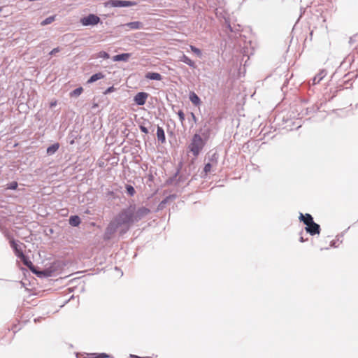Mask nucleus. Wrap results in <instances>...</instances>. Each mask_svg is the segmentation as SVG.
I'll use <instances>...</instances> for the list:
<instances>
[{
    "label": "nucleus",
    "instance_id": "nucleus-52",
    "mask_svg": "<svg viewBox=\"0 0 358 358\" xmlns=\"http://www.w3.org/2000/svg\"><path fill=\"white\" fill-rule=\"evenodd\" d=\"M217 2H218V6L220 8L222 7L223 5H224V2H223V0H217Z\"/></svg>",
    "mask_w": 358,
    "mask_h": 358
},
{
    "label": "nucleus",
    "instance_id": "nucleus-20",
    "mask_svg": "<svg viewBox=\"0 0 358 358\" xmlns=\"http://www.w3.org/2000/svg\"><path fill=\"white\" fill-rule=\"evenodd\" d=\"M219 154L216 150L214 151V150H210L207 153V158L208 160V162H210L211 164H217L218 163L219 159Z\"/></svg>",
    "mask_w": 358,
    "mask_h": 358
},
{
    "label": "nucleus",
    "instance_id": "nucleus-11",
    "mask_svg": "<svg viewBox=\"0 0 358 358\" xmlns=\"http://www.w3.org/2000/svg\"><path fill=\"white\" fill-rule=\"evenodd\" d=\"M282 125H284L283 128L286 129L287 131H292L293 129H298L299 127H301V125H296L295 127V122L293 121V120L291 118V116L287 115V117L283 116L282 119Z\"/></svg>",
    "mask_w": 358,
    "mask_h": 358
},
{
    "label": "nucleus",
    "instance_id": "nucleus-35",
    "mask_svg": "<svg viewBox=\"0 0 358 358\" xmlns=\"http://www.w3.org/2000/svg\"><path fill=\"white\" fill-rule=\"evenodd\" d=\"M169 203V201L167 200V199L166 197H164L160 202L158 204L157 207V210L156 211H160V210H162L165 207H166V205Z\"/></svg>",
    "mask_w": 358,
    "mask_h": 358
},
{
    "label": "nucleus",
    "instance_id": "nucleus-31",
    "mask_svg": "<svg viewBox=\"0 0 358 358\" xmlns=\"http://www.w3.org/2000/svg\"><path fill=\"white\" fill-rule=\"evenodd\" d=\"M93 57L95 58H101L103 59H108L110 58V55L107 52H106L104 50H101V51H99V52H97L96 54L94 55Z\"/></svg>",
    "mask_w": 358,
    "mask_h": 358
},
{
    "label": "nucleus",
    "instance_id": "nucleus-3",
    "mask_svg": "<svg viewBox=\"0 0 358 358\" xmlns=\"http://www.w3.org/2000/svg\"><path fill=\"white\" fill-rule=\"evenodd\" d=\"M127 222V220L122 219L119 216V213H117L106 227L102 236L103 240L106 242L110 241L113 238L120 226Z\"/></svg>",
    "mask_w": 358,
    "mask_h": 358
},
{
    "label": "nucleus",
    "instance_id": "nucleus-10",
    "mask_svg": "<svg viewBox=\"0 0 358 358\" xmlns=\"http://www.w3.org/2000/svg\"><path fill=\"white\" fill-rule=\"evenodd\" d=\"M149 94L146 92H138L133 98V101L136 106H143L145 104Z\"/></svg>",
    "mask_w": 358,
    "mask_h": 358
},
{
    "label": "nucleus",
    "instance_id": "nucleus-26",
    "mask_svg": "<svg viewBox=\"0 0 358 358\" xmlns=\"http://www.w3.org/2000/svg\"><path fill=\"white\" fill-rule=\"evenodd\" d=\"M156 134H157V138L158 141L161 142L162 143H165L166 136H165V132H164L163 127L157 125Z\"/></svg>",
    "mask_w": 358,
    "mask_h": 358
},
{
    "label": "nucleus",
    "instance_id": "nucleus-50",
    "mask_svg": "<svg viewBox=\"0 0 358 358\" xmlns=\"http://www.w3.org/2000/svg\"><path fill=\"white\" fill-rule=\"evenodd\" d=\"M3 234H4V236H5L7 238H12V235L10 234V233L7 229H6V230L3 231Z\"/></svg>",
    "mask_w": 358,
    "mask_h": 358
},
{
    "label": "nucleus",
    "instance_id": "nucleus-12",
    "mask_svg": "<svg viewBox=\"0 0 358 358\" xmlns=\"http://www.w3.org/2000/svg\"><path fill=\"white\" fill-rule=\"evenodd\" d=\"M82 138L81 135L79 134L78 130H76V127L70 131L67 136V142L70 145H74L78 140H80Z\"/></svg>",
    "mask_w": 358,
    "mask_h": 358
},
{
    "label": "nucleus",
    "instance_id": "nucleus-44",
    "mask_svg": "<svg viewBox=\"0 0 358 358\" xmlns=\"http://www.w3.org/2000/svg\"><path fill=\"white\" fill-rule=\"evenodd\" d=\"M20 329V328L18 327V326L17 324H14L12 327L11 329H8V331L12 330L14 334H16Z\"/></svg>",
    "mask_w": 358,
    "mask_h": 358
},
{
    "label": "nucleus",
    "instance_id": "nucleus-18",
    "mask_svg": "<svg viewBox=\"0 0 358 358\" xmlns=\"http://www.w3.org/2000/svg\"><path fill=\"white\" fill-rule=\"evenodd\" d=\"M131 57V53L129 52H122L120 54H117L113 57V61L114 62H127L129 61L130 57Z\"/></svg>",
    "mask_w": 358,
    "mask_h": 358
},
{
    "label": "nucleus",
    "instance_id": "nucleus-8",
    "mask_svg": "<svg viewBox=\"0 0 358 358\" xmlns=\"http://www.w3.org/2000/svg\"><path fill=\"white\" fill-rule=\"evenodd\" d=\"M76 358H110L111 357V355L107 354L106 352H76Z\"/></svg>",
    "mask_w": 358,
    "mask_h": 358
},
{
    "label": "nucleus",
    "instance_id": "nucleus-24",
    "mask_svg": "<svg viewBox=\"0 0 358 358\" xmlns=\"http://www.w3.org/2000/svg\"><path fill=\"white\" fill-rule=\"evenodd\" d=\"M81 222V218L78 215H72L69 218V224L71 227H78Z\"/></svg>",
    "mask_w": 358,
    "mask_h": 358
},
{
    "label": "nucleus",
    "instance_id": "nucleus-38",
    "mask_svg": "<svg viewBox=\"0 0 358 358\" xmlns=\"http://www.w3.org/2000/svg\"><path fill=\"white\" fill-rule=\"evenodd\" d=\"M358 42V33L356 34H354L352 36H351L349 39V43L352 45L355 43Z\"/></svg>",
    "mask_w": 358,
    "mask_h": 358
},
{
    "label": "nucleus",
    "instance_id": "nucleus-47",
    "mask_svg": "<svg viewBox=\"0 0 358 358\" xmlns=\"http://www.w3.org/2000/svg\"><path fill=\"white\" fill-rule=\"evenodd\" d=\"M57 105V101L56 99H55V100H52V101H50L49 106L50 108H52L55 107Z\"/></svg>",
    "mask_w": 358,
    "mask_h": 358
},
{
    "label": "nucleus",
    "instance_id": "nucleus-59",
    "mask_svg": "<svg viewBox=\"0 0 358 358\" xmlns=\"http://www.w3.org/2000/svg\"><path fill=\"white\" fill-rule=\"evenodd\" d=\"M110 358H113V357L111 356V357H110Z\"/></svg>",
    "mask_w": 358,
    "mask_h": 358
},
{
    "label": "nucleus",
    "instance_id": "nucleus-33",
    "mask_svg": "<svg viewBox=\"0 0 358 358\" xmlns=\"http://www.w3.org/2000/svg\"><path fill=\"white\" fill-rule=\"evenodd\" d=\"M18 187V182L17 181H12L6 185V189L16 190Z\"/></svg>",
    "mask_w": 358,
    "mask_h": 358
},
{
    "label": "nucleus",
    "instance_id": "nucleus-41",
    "mask_svg": "<svg viewBox=\"0 0 358 358\" xmlns=\"http://www.w3.org/2000/svg\"><path fill=\"white\" fill-rule=\"evenodd\" d=\"M318 110H319V107L318 106H313L312 107L306 108V114H309V113H315Z\"/></svg>",
    "mask_w": 358,
    "mask_h": 358
},
{
    "label": "nucleus",
    "instance_id": "nucleus-60",
    "mask_svg": "<svg viewBox=\"0 0 358 358\" xmlns=\"http://www.w3.org/2000/svg\"><path fill=\"white\" fill-rule=\"evenodd\" d=\"M357 53H358V52H357Z\"/></svg>",
    "mask_w": 358,
    "mask_h": 358
},
{
    "label": "nucleus",
    "instance_id": "nucleus-27",
    "mask_svg": "<svg viewBox=\"0 0 358 358\" xmlns=\"http://www.w3.org/2000/svg\"><path fill=\"white\" fill-rule=\"evenodd\" d=\"M327 76V71L322 69L320 72L315 75L313 78V84H318L325 76Z\"/></svg>",
    "mask_w": 358,
    "mask_h": 358
},
{
    "label": "nucleus",
    "instance_id": "nucleus-25",
    "mask_svg": "<svg viewBox=\"0 0 358 358\" xmlns=\"http://www.w3.org/2000/svg\"><path fill=\"white\" fill-rule=\"evenodd\" d=\"M179 61L185 63V64L188 65L191 68H193V69L196 68V65L195 62L185 54H183L180 57Z\"/></svg>",
    "mask_w": 358,
    "mask_h": 358
},
{
    "label": "nucleus",
    "instance_id": "nucleus-54",
    "mask_svg": "<svg viewBox=\"0 0 358 358\" xmlns=\"http://www.w3.org/2000/svg\"><path fill=\"white\" fill-rule=\"evenodd\" d=\"M179 108V106H176V105H172V110L176 113V108Z\"/></svg>",
    "mask_w": 358,
    "mask_h": 358
},
{
    "label": "nucleus",
    "instance_id": "nucleus-56",
    "mask_svg": "<svg viewBox=\"0 0 358 358\" xmlns=\"http://www.w3.org/2000/svg\"><path fill=\"white\" fill-rule=\"evenodd\" d=\"M74 298V295L71 296L70 298L65 301V303H67L69 301H70L71 299H73Z\"/></svg>",
    "mask_w": 358,
    "mask_h": 358
},
{
    "label": "nucleus",
    "instance_id": "nucleus-17",
    "mask_svg": "<svg viewBox=\"0 0 358 358\" xmlns=\"http://www.w3.org/2000/svg\"><path fill=\"white\" fill-rule=\"evenodd\" d=\"M23 262L24 265L27 266L29 269L32 273V271L36 268V266H35L33 262L31 261L29 257L25 254H22V255L19 257Z\"/></svg>",
    "mask_w": 358,
    "mask_h": 358
},
{
    "label": "nucleus",
    "instance_id": "nucleus-42",
    "mask_svg": "<svg viewBox=\"0 0 358 358\" xmlns=\"http://www.w3.org/2000/svg\"><path fill=\"white\" fill-rule=\"evenodd\" d=\"M61 50L60 48L59 47H57V48H53L50 52H49V55L50 56H54L57 53L59 52Z\"/></svg>",
    "mask_w": 358,
    "mask_h": 358
},
{
    "label": "nucleus",
    "instance_id": "nucleus-43",
    "mask_svg": "<svg viewBox=\"0 0 358 358\" xmlns=\"http://www.w3.org/2000/svg\"><path fill=\"white\" fill-rule=\"evenodd\" d=\"M165 197L167 199V200L169 202L171 200L176 199L177 198V195L176 194H169Z\"/></svg>",
    "mask_w": 358,
    "mask_h": 358
},
{
    "label": "nucleus",
    "instance_id": "nucleus-29",
    "mask_svg": "<svg viewBox=\"0 0 358 358\" xmlns=\"http://www.w3.org/2000/svg\"><path fill=\"white\" fill-rule=\"evenodd\" d=\"M55 20H56V15H50L48 17L43 20L41 22L40 24H41V26H46V25H48V24H51L52 22H53Z\"/></svg>",
    "mask_w": 358,
    "mask_h": 358
},
{
    "label": "nucleus",
    "instance_id": "nucleus-34",
    "mask_svg": "<svg viewBox=\"0 0 358 358\" xmlns=\"http://www.w3.org/2000/svg\"><path fill=\"white\" fill-rule=\"evenodd\" d=\"M190 50L191 51L195 54L199 58H201L203 56V53L201 49L199 48L194 46V45H190Z\"/></svg>",
    "mask_w": 358,
    "mask_h": 358
},
{
    "label": "nucleus",
    "instance_id": "nucleus-2",
    "mask_svg": "<svg viewBox=\"0 0 358 358\" xmlns=\"http://www.w3.org/2000/svg\"><path fill=\"white\" fill-rule=\"evenodd\" d=\"M298 218L299 222L306 226L304 229L307 234L312 236L320 234L321 227L314 221L311 214L308 213L303 214L300 212Z\"/></svg>",
    "mask_w": 358,
    "mask_h": 358
},
{
    "label": "nucleus",
    "instance_id": "nucleus-36",
    "mask_svg": "<svg viewBox=\"0 0 358 358\" xmlns=\"http://www.w3.org/2000/svg\"><path fill=\"white\" fill-rule=\"evenodd\" d=\"M176 113L178 116L179 120L182 124L183 122L185 120V115L183 110L181 109L178 110V112H176Z\"/></svg>",
    "mask_w": 358,
    "mask_h": 358
},
{
    "label": "nucleus",
    "instance_id": "nucleus-7",
    "mask_svg": "<svg viewBox=\"0 0 358 358\" xmlns=\"http://www.w3.org/2000/svg\"><path fill=\"white\" fill-rule=\"evenodd\" d=\"M80 23L84 27H94L98 24H102V21L97 15L90 13L80 17Z\"/></svg>",
    "mask_w": 358,
    "mask_h": 358
},
{
    "label": "nucleus",
    "instance_id": "nucleus-32",
    "mask_svg": "<svg viewBox=\"0 0 358 358\" xmlns=\"http://www.w3.org/2000/svg\"><path fill=\"white\" fill-rule=\"evenodd\" d=\"M125 191L126 193L130 196H133L136 194L134 187L129 184L125 185Z\"/></svg>",
    "mask_w": 358,
    "mask_h": 358
},
{
    "label": "nucleus",
    "instance_id": "nucleus-57",
    "mask_svg": "<svg viewBox=\"0 0 358 358\" xmlns=\"http://www.w3.org/2000/svg\"><path fill=\"white\" fill-rule=\"evenodd\" d=\"M329 247H327V248H321V250H329Z\"/></svg>",
    "mask_w": 358,
    "mask_h": 358
},
{
    "label": "nucleus",
    "instance_id": "nucleus-21",
    "mask_svg": "<svg viewBox=\"0 0 358 358\" xmlns=\"http://www.w3.org/2000/svg\"><path fill=\"white\" fill-rule=\"evenodd\" d=\"M350 229V227L346 229L345 231H343V232L338 234V235H336V239L334 240H332L331 242H330V244H329V247L331 248H336L338 247V245H337V242H340L341 243H343V237L344 236L345 234L347 232V231Z\"/></svg>",
    "mask_w": 358,
    "mask_h": 358
},
{
    "label": "nucleus",
    "instance_id": "nucleus-53",
    "mask_svg": "<svg viewBox=\"0 0 358 358\" xmlns=\"http://www.w3.org/2000/svg\"><path fill=\"white\" fill-rule=\"evenodd\" d=\"M288 83V80L287 79L285 80V81L284 82L282 86V90L283 91L284 90V88L285 87L286 85H287Z\"/></svg>",
    "mask_w": 358,
    "mask_h": 358
},
{
    "label": "nucleus",
    "instance_id": "nucleus-58",
    "mask_svg": "<svg viewBox=\"0 0 358 358\" xmlns=\"http://www.w3.org/2000/svg\"><path fill=\"white\" fill-rule=\"evenodd\" d=\"M3 8V7L0 6V12H1V11H2Z\"/></svg>",
    "mask_w": 358,
    "mask_h": 358
},
{
    "label": "nucleus",
    "instance_id": "nucleus-6",
    "mask_svg": "<svg viewBox=\"0 0 358 358\" xmlns=\"http://www.w3.org/2000/svg\"><path fill=\"white\" fill-rule=\"evenodd\" d=\"M138 2L131 0H108L104 3L106 8H128L136 6Z\"/></svg>",
    "mask_w": 358,
    "mask_h": 358
},
{
    "label": "nucleus",
    "instance_id": "nucleus-13",
    "mask_svg": "<svg viewBox=\"0 0 358 358\" xmlns=\"http://www.w3.org/2000/svg\"><path fill=\"white\" fill-rule=\"evenodd\" d=\"M18 243H19L18 241H17L13 238L9 241L10 246L12 248L15 255L17 258H19L22 255V254H24Z\"/></svg>",
    "mask_w": 358,
    "mask_h": 358
},
{
    "label": "nucleus",
    "instance_id": "nucleus-45",
    "mask_svg": "<svg viewBox=\"0 0 358 358\" xmlns=\"http://www.w3.org/2000/svg\"><path fill=\"white\" fill-rule=\"evenodd\" d=\"M302 235H303V231H301L299 232V236H300V237H299V242H301V243H304V242H306V241H308V238L305 239V238L303 237V236H302Z\"/></svg>",
    "mask_w": 358,
    "mask_h": 358
},
{
    "label": "nucleus",
    "instance_id": "nucleus-19",
    "mask_svg": "<svg viewBox=\"0 0 358 358\" xmlns=\"http://www.w3.org/2000/svg\"><path fill=\"white\" fill-rule=\"evenodd\" d=\"M145 78L148 80L161 81L163 79V76L158 72L148 71L145 74Z\"/></svg>",
    "mask_w": 358,
    "mask_h": 358
},
{
    "label": "nucleus",
    "instance_id": "nucleus-23",
    "mask_svg": "<svg viewBox=\"0 0 358 358\" xmlns=\"http://www.w3.org/2000/svg\"><path fill=\"white\" fill-rule=\"evenodd\" d=\"M106 75L103 72H97L94 74H92L87 80V83L91 84L99 80L104 78Z\"/></svg>",
    "mask_w": 358,
    "mask_h": 358
},
{
    "label": "nucleus",
    "instance_id": "nucleus-48",
    "mask_svg": "<svg viewBox=\"0 0 358 358\" xmlns=\"http://www.w3.org/2000/svg\"><path fill=\"white\" fill-rule=\"evenodd\" d=\"M129 358H152V357H141V356H138V355L130 354L129 355Z\"/></svg>",
    "mask_w": 358,
    "mask_h": 358
},
{
    "label": "nucleus",
    "instance_id": "nucleus-16",
    "mask_svg": "<svg viewBox=\"0 0 358 358\" xmlns=\"http://www.w3.org/2000/svg\"><path fill=\"white\" fill-rule=\"evenodd\" d=\"M181 167H182V163L180 162L179 164V166L176 169V173L171 176V177H169L166 180V185H175V186H177L178 185V176L179 175V173H180V170H181Z\"/></svg>",
    "mask_w": 358,
    "mask_h": 358
},
{
    "label": "nucleus",
    "instance_id": "nucleus-22",
    "mask_svg": "<svg viewBox=\"0 0 358 358\" xmlns=\"http://www.w3.org/2000/svg\"><path fill=\"white\" fill-rule=\"evenodd\" d=\"M60 144L58 142L54 143L46 148V154L48 156L55 155L59 150Z\"/></svg>",
    "mask_w": 358,
    "mask_h": 358
},
{
    "label": "nucleus",
    "instance_id": "nucleus-4",
    "mask_svg": "<svg viewBox=\"0 0 358 358\" xmlns=\"http://www.w3.org/2000/svg\"><path fill=\"white\" fill-rule=\"evenodd\" d=\"M65 264L60 261H55L48 268L41 269L36 266V268L32 271V273L35 274L38 278H45L55 275V273L62 269Z\"/></svg>",
    "mask_w": 358,
    "mask_h": 358
},
{
    "label": "nucleus",
    "instance_id": "nucleus-46",
    "mask_svg": "<svg viewBox=\"0 0 358 358\" xmlns=\"http://www.w3.org/2000/svg\"><path fill=\"white\" fill-rule=\"evenodd\" d=\"M226 28L227 30H229L230 32H234V29L231 25V24L229 22L226 21Z\"/></svg>",
    "mask_w": 358,
    "mask_h": 358
},
{
    "label": "nucleus",
    "instance_id": "nucleus-9",
    "mask_svg": "<svg viewBox=\"0 0 358 358\" xmlns=\"http://www.w3.org/2000/svg\"><path fill=\"white\" fill-rule=\"evenodd\" d=\"M210 124V121L204 122L203 126L196 132L200 134L201 136L206 141L209 140L213 133V128L208 124Z\"/></svg>",
    "mask_w": 358,
    "mask_h": 358
},
{
    "label": "nucleus",
    "instance_id": "nucleus-55",
    "mask_svg": "<svg viewBox=\"0 0 358 358\" xmlns=\"http://www.w3.org/2000/svg\"><path fill=\"white\" fill-rule=\"evenodd\" d=\"M54 234V229L52 228H49L48 234Z\"/></svg>",
    "mask_w": 358,
    "mask_h": 358
},
{
    "label": "nucleus",
    "instance_id": "nucleus-28",
    "mask_svg": "<svg viewBox=\"0 0 358 358\" xmlns=\"http://www.w3.org/2000/svg\"><path fill=\"white\" fill-rule=\"evenodd\" d=\"M213 164L210 162H207L204 164V167L203 171L201 173V178H206L208 174L211 171Z\"/></svg>",
    "mask_w": 358,
    "mask_h": 358
},
{
    "label": "nucleus",
    "instance_id": "nucleus-1",
    "mask_svg": "<svg viewBox=\"0 0 358 358\" xmlns=\"http://www.w3.org/2000/svg\"><path fill=\"white\" fill-rule=\"evenodd\" d=\"M150 213V210L145 206L136 207L135 203L129 204L127 207L122 208L119 216L127 220V222L120 226L119 231L120 236H122L136 222L145 217Z\"/></svg>",
    "mask_w": 358,
    "mask_h": 358
},
{
    "label": "nucleus",
    "instance_id": "nucleus-30",
    "mask_svg": "<svg viewBox=\"0 0 358 358\" xmlns=\"http://www.w3.org/2000/svg\"><path fill=\"white\" fill-rule=\"evenodd\" d=\"M83 87L80 86L73 90L69 95L71 97H78L83 92Z\"/></svg>",
    "mask_w": 358,
    "mask_h": 358
},
{
    "label": "nucleus",
    "instance_id": "nucleus-5",
    "mask_svg": "<svg viewBox=\"0 0 358 358\" xmlns=\"http://www.w3.org/2000/svg\"><path fill=\"white\" fill-rule=\"evenodd\" d=\"M207 142L201 136L200 134L195 133L187 146L188 151L194 157H197L206 146Z\"/></svg>",
    "mask_w": 358,
    "mask_h": 358
},
{
    "label": "nucleus",
    "instance_id": "nucleus-39",
    "mask_svg": "<svg viewBox=\"0 0 358 358\" xmlns=\"http://www.w3.org/2000/svg\"><path fill=\"white\" fill-rule=\"evenodd\" d=\"M115 90H116V89L115 88V87L113 85H112V86H110L108 88H106L104 90V92H103V94L104 95H108V94L115 92Z\"/></svg>",
    "mask_w": 358,
    "mask_h": 358
},
{
    "label": "nucleus",
    "instance_id": "nucleus-40",
    "mask_svg": "<svg viewBox=\"0 0 358 358\" xmlns=\"http://www.w3.org/2000/svg\"><path fill=\"white\" fill-rule=\"evenodd\" d=\"M187 179V177L183 175L182 173L180 174V173H179V175L178 176V185H179L180 183H182L184 182Z\"/></svg>",
    "mask_w": 358,
    "mask_h": 358
},
{
    "label": "nucleus",
    "instance_id": "nucleus-15",
    "mask_svg": "<svg viewBox=\"0 0 358 358\" xmlns=\"http://www.w3.org/2000/svg\"><path fill=\"white\" fill-rule=\"evenodd\" d=\"M189 100L195 107L199 108L202 104L201 98L194 91H189Z\"/></svg>",
    "mask_w": 358,
    "mask_h": 358
},
{
    "label": "nucleus",
    "instance_id": "nucleus-51",
    "mask_svg": "<svg viewBox=\"0 0 358 358\" xmlns=\"http://www.w3.org/2000/svg\"><path fill=\"white\" fill-rule=\"evenodd\" d=\"M42 319H43L42 317H38L35 318L34 320V321L35 323H37V322H41L42 320Z\"/></svg>",
    "mask_w": 358,
    "mask_h": 358
},
{
    "label": "nucleus",
    "instance_id": "nucleus-37",
    "mask_svg": "<svg viewBox=\"0 0 358 358\" xmlns=\"http://www.w3.org/2000/svg\"><path fill=\"white\" fill-rule=\"evenodd\" d=\"M139 129L141 131L145 134H148L149 133V130L148 127L145 126V122H143L138 125Z\"/></svg>",
    "mask_w": 358,
    "mask_h": 358
},
{
    "label": "nucleus",
    "instance_id": "nucleus-49",
    "mask_svg": "<svg viewBox=\"0 0 358 358\" xmlns=\"http://www.w3.org/2000/svg\"><path fill=\"white\" fill-rule=\"evenodd\" d=\"M190 115H191L192 120L195 123H196V122H197V121H198V118L196 117V116L195 115V114H194L193 112H191V113H190Z\"/></svg>",
    "mask_w": 358,
    "mask_h": 358
},
{
    "label": "nucleus",
    "instance_id": "nucleus-14",
    "mask_svg": "<svg viewBox=\"0 0 358 358\" xmlns=\"http://www.w3.org/2000/svg\"><path fill=\"white\" fill-rule=\"evenodd\" d=\"M118 27H127L130 29L138 30L143 28V23L140 21H133L122 24L119 25Z\"/></svg>",
    "mask_w": 358,
    "mask_h": 358
}]
</instances>
